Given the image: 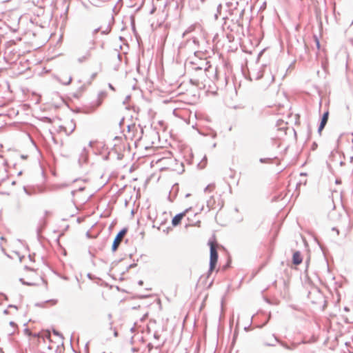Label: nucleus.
Returning a JSON list of instances; mask_svg holds the SVG:
<instances>
[{
	"mask_svg": "<svg viewBox=\"0 0 353 353\" xmlns=\"http://www.w3.org/2000/svg\"><path fill=\"white\" fill-rule=\"evenodd\" d=\"M19 281L27 285H37L39 277L37 273L31 269L24 268L19 275Z\"/></svg>",
	"mask_w": 353,
	"mask_h": 353,
	"instance_id": "obj_1",
	"label": "nucleus"
},
{
	"mask_svg": "<svg viewBox=\"0 0 353 353\" xmlns=\"http://www.w3.org/2000/svg\"><path fill=\"white\" fill-rule=\"evenodd\" d=\"M208 244L210 248V272H211L215 269L218 261L217 243L214 241H210Z\"/></svg>",
	"mask_w": 353,
	"mask_h": 353,
	"instance_id": "obj_2",
	"label": "nucleus"
},
{
	"mask_svg": "<svg viewBox=\"0 0 353 353\" xmlns=\"http://www.w3.org/2000/svg\"><path fill=\"white\" fill-rule=\"evenodd\" d=\"M60 128L66 134L69 135L74 131L76 123L72 119H66Z\"/></svg>",
	"mask_w": 353,
	"mask_h": 353,
	"instance_id": "obj_3",
	"label": "nucleus"
},
{
	"mask_svg": "<svg viewBox=\"0 0 353 353\" xmlns=\"http://www.w3.org/2000/svg\"><path fill=\"white\" fill-rule=\"evenodd\" d=\"M127 232V229H123L121 230L119 233L116 236L114 241H113V244H112V249L113 251H115L117 250L119 244L121 243V242L122 241L124 236L125 235Z\"/></svg>",
	"mask_w": 353,
	"mask_h": 353,
	"instance_id": "obj_4",
	"label": "nucleus"
},
{
	"mask_svg": "<svg viewBox=\"0 0 353 353\" xmlns=\"http://www.w3.org/2000/svg\"><path fill=\"white\" fill-rule=\"evenodd\" d=\"M192 209V208H187L185 209L183 212L181 213H179L178 214H176L175 216H174V218L172 219V225L174 226H176L178 225L179 224H180L182 219L187 214V213L190 211Z\"/></svg>",
	"mask_w": 353,
	"mask_h": 353,
	"instance_id": "obj_5",
	"label": "nucleus"
},
{
	"mask_svg": "<svg viewBox=\"0 0 353 353\" xmlns=\"http://www.w3.org/2000/svg\"><path fill=\"white\" fill-rule=\"evenodd\" d=\"M328 117H329V112L328 111H326L323 115V117L321 119V123H320V125H319V132L321 133V131L323 130V128H325L327 122V120H328Z\"/></svg>",
	"mask_w": 353,
	"mask_h": 353,
	"instance_id": "obj_6",
	"label": "nucleus"
},
{
	"mask_svg": "<svg viewBox=\"0 0 353 353\" xmlns=\"http://www.w3.org/2000/svg\"><path fill=\"white\" fill-rule=\"evenodd\" d=\"M292 261L294 265H299L302 263L303 259L300 252L296 251L294 253Z\"/></svg>",
	"mask_w": 353,
	"mask_h": 353,
	"instance_id": "obj_7",
	"label": "nucleus"
},
{
	"mask_svg": "<svg viewBox=\"0 0 353 353\" xmlns=\"http://www.w3.org/2000/svg\"><path fill=\"white\" fill-rule=\"evenodd\" d=\"M43 337L44 339H48V341H49L50 343H52V339H51V334H50V333L49 332H46L43 334Z\"/></svg>",
	"mask_w": 353,
	"mask_h": 353,
	"instance_id": "obj_8",
	"label": "nucleus"
},
{
	"mask_svg": "<svg viewBox=\"0 0 353 353\" xmlns=\"http://www.w3.org/2000/svg\"><path fill=\"white\" fill-rule=\"evenodd\" d=\"M71 77H69L68 80H63V79L60 78V80L65 84L69 83L71 81Z\"/></svg>",
	"mask_w": 353,
	"mask_h": 353,
	"instance_id": "obj_9",
	"label": "nucleus"
},
{
	"mask_svg": "<svg viewBox=\"0 0 353 353\" xmlns=\"http://www.w3.org/2000/svg\"><path fill=\"white\" fill-rule=\"evenodd\" d=\"M315 41H316L317 48H320V43H319V41L318 38L316 37H315Z\"/></svg>",
	"mask_w": 353,
	"mask_h": 353,
	"instance_id": "obj_10",
	"label": "nucleus"
},
{
	"mask_svg": "<svg viewBox=\"0 0 353 353\" xmlns=\"http://www.w3.org/2000/svg\"><path fill=\"white\" fill-rule=\"evenodd\" d=\"M10 325L14 328L17 327V325L14 322H10Z\"/></svg>",
	"mask_w": 353,
	"mask_h": 353,
	"instance_id": "obj_11",
	"label": "nucleus"
},
{
	"mask_svg": "<svg viewBox=\"0 0 353 353\" xmlns=\"http://www.w3.org/2000/svg\"><path fill=\"white\" fill-rule=\"evenodd\" d=\"M274 81V77L272 76L271 77V82L273 83Z\"/></svg>",
	"mask_w": 353,
	"mask_h": 353,
	"instance_id": "obj_12",
	"label": "nucleus"
},
{
	"mask_svg": "<svg viewBox=\"0 0 353 353\" xmlns=\"http://www.w3.org/2000/svg\"><path fill=\"white\" fill-rule=\"evenodd\" d=\"M54 334L56 336H59V335L58 334V333H57V332H55V331H54Z\"/></svg>",
	"mask_w": 353,
	"mask_h": 353,
	"instance_id": "obj_13",
	"label": "nucleus"
},
{
	"mask_svg": "<svg viewBox=\"0 0 353 353\" xmlns=\"http://www.w3.org/2000/svg\"><path fill=\"white\" fill-rule=\"evenodd\" d=\"M285 347L287 349H290V347H289L288 345H285Z\"/></svg>",
	"mask_w": 353,
	"mask_h": 353,
	"instance_id": "obj_14",
	"label": "nucleus"
},
{
	"mask_svg": "<svg viewBox=\"0 0 353 353\" xmlns=\"http://www.w3.org/2000/svg\"><path fill=\"white\" fill-rule=\"evenodd\" d=\"M114 335L117 336V332H114Z\"/></svg>",
	"mask_w": 353,
	"mask_h": 353,
	"instance_id": "obj_15",
	"label": "nucleus"
},
{
	"mask_svg": "<svg viewBox=\"0 0 353 353\" xmlns=\"http://www.w3.org/2000/svg\"><path fill=\"white\" fill-rule=\"evenodd\" d=\"M50 348L52 349V348H54V347L53 346H50Z\"/></svg>",
	"mask_w": 353,
	"mask_h": 353,
	"instance_id": "obj_16",
	"label": "nucleus"
}]
</instances>
